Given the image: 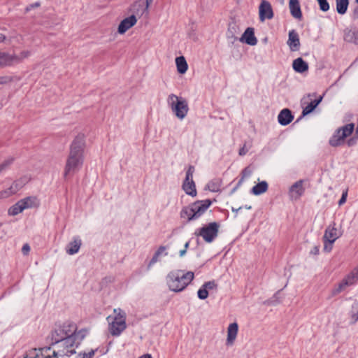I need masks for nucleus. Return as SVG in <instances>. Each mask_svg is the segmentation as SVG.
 Listing matches in <instances>:
<instances>
[{
    "instance_id": "30",
    "label": "nucleus",
    "mask_w": 358,
    "mask_h": 358,
    "mask_svg": "<svg viewBox=\"0 0 358 358\" xmlns=\"http://www.w3.org/2000/svg\"><path fill=\"white\" fill-rule=\"evenodd\" d=\"M267 187H268L267 182L265 181H263V182L258 183L255 186H254L252 189V192L255 195H259L263 192H265L267 189Z\"/></svg>"
},
{
    "instance_id": "36",
    "label": "nucleus",
    "mask_w": 358,
    "mask_h": 358,
    "mask_svg": "<svg viewBox=\"0 0 358 358\" xmlns=\"http://www.w3.org/2000/svg\"><path fill=\"white\" fill-rule=\"evenodd\" d=\"M197 294H198V297L200 299L203 300V299H206L208 298V291L205 287H203V286H202L198 290Z\"/></svg>"
},
{
    "instance_id": "41",
    "label": "nucleus",
    "mask_w": 358,
    "mask_h": 358,
    "mask_svg": "<svg viewBox=\"0 0 358 358\" xmlns=\"http://www.w3.org/2000/svg\"><path fill=\"white\" fill-rule=\"evenodd\" d=\"M202 286H203V287H205L208 291L217 288V284L214 281L206 282Z\"/></svg>"
},
{
    "instance_id": "7",
    "label": "nucleus",
    "mask_w": 358,
    "mask_h": 358,
    "mask_svg": "<svg viewBox=\"0 0 358 358\" xmlns=\"http://www.w3.org/2000/svg\"><path fill=\"white\" fill-rule=\"evenodd\" d=\"M358 280V267L352 270L331 290V296H334L344 291L348 287L354 285Z\"/></svg>"
},
{
    "instance_id": "6",
    "label": "nucleus",
    "mask_w": 358,
    "mask_h": 358,
    "mask_svg": "<svg viewBox=\"0 0 358 358\" xmlns=\"http://www.w3.org/2000/svg\"><path fill=\"white\" fill-rule=\"evenodd\" d=\"M343 234L341 227L338 228L336 224L333 222L325 229L323 236L324 250L329 252L332 250L333 243Z\"/></svg>"
},
{
    "instance_id": "24",
    "label": "nucleus",
    "mask_w": 358,
    "mask_h": 358,
    "mask_svg": "<svg viewBox=\"0 0 358 358\" xmlns=\"http://www.w3.org/2000/svg\"><path fill=\"white\" fill-rule=\"evenodd\" d=\"M176 64L177 71L179 73L184 74L187 71L188 65L183 56H180L176 58Z\"/></svg>"
},
{
    "instance_id": "20",
    "label": "nucleus",
    "mask_w": 358,
    "mask_h": 358,
    "mask_svg": "<svg viewBox=\"0 0 358 358\" xmlns=\"http://www.w3.org/2000/svg\"><path fill=\"white\" fill-rule=\"evenodd\" d=\"M292 67L297 73H303L308 71V64L302 58L299 57L293 61Z\"/></svg>"
},
{
    "instance_id": "49",
    "label": "nucleus",
    "mask_w": 358,
    "mask_h": 358,
    "mask_svg": "<svg viewBox=\"0 0 358 358\" xmlns=\"http://www.w3.org/2000/svg\"><path fill=\"white\" fill-rule=\"evenodd\" d=\"M311 253L313 255H317L319 253V246H315L312 250Z\"/></svg>"
},
{
    "instance_id": "4",
    "label": "nucleus",
    "mask_w": 358,
    "mask_h": 358,
    "mask_svg": "<svg viewBox=\"0 0 358 358\" xmlns=\"http://www.w3.org/2000/svg\"><path fill=\"white\" fill-rule=\"evenodd\" d=\"M114 315H109L106 320L109 324V331L113 336H119L126 329V313L120 308L113 310Z\"/></svg>"
},
{
    "instance_id": "11",
    "label": "nucleus",
    "mask_w": 358,
    "mask_h": 358,
    "mask_svg": "<svg viewBox=\"0 0 358 358\" xmlns=\"http://www.w3.org/2000/svg\"><path fill=\"white\" fill-rule=\"evenodd\" d=\"M303 184V180H299L290 187L289 189V196L291 200L296 201L303 194L305 189Z\"/></svg>"
},
{
    "instance_id": "54",
    "label": "nucleus",
    "mask_w": 358,
    "mask_h": 358,
    "mask_svg": "<svg viewBox=\"0 0 358 358\" xmlns=\"http://www.w3.org/2000/svg\"><path fill=\"white\" fill-rule=\"evenodd\" d=\"M273 16V10H271V8H270V19L272 18Z\"/></svg>"
},
{
    "instance_id": "29",
    "label": "nucleus",
    "mask_w": 358,
    "mask_h": 358,
    "mask_svg": "<svg viewBox=\"0 0 358 358\" xmlns=\"http://www.w3.org/2000/svg\"><path fill=\"white\" fill-rule=\"evenodd\" d=\"M6 66H11L10 53L0 52V69Z\"/></svg>"
},
{
    "instance_id": "51",
    "label": "nucleus",
    "mask_w": 358,
    "mask_h": 358,
    "mask_svg": "<svg viewBox=\"0 0 358 358\" xmlns=\"http://www.w3.org/2000/svg\"><path fill=\"white\" fill-rule=\"evenodd\" d=\"M246 152H247V150L245 149V148H244V147H243V148H242L239 150V155H241V156H242V155H245V154H246Z\"/></svg>"
},
{
    "instance_id": "21",
    "label": "nucleus",
    "mask_w": 358,
    "mask_h": 358,
    "mask_svg": "<svg viewBox=\"0 0 358 358\" xmlns=\"http://www.w3.org/2000/svg\"><path fill=\"white\" fill-rule=\"evenodd\" d=\"M289 9L292 15L296 19H301L302 17L299 2L298 0L289 1Z\"/></svg>"
},
{
    "instance_id": "12",
    "label": "nucleus",
    "mask_w": 358,
    "mask_h": 358,
    "mask_svg": "<svg viewBox=\"0 0 358 358\" xmlns=\"http://www.w3.org/2000/svg\"><path fill=\"white\" fill-rule=\"evenodd\" d=\"M238 332V324L233 322L229 324L227 330L226 345L232 346L237 338Z\"/></svg>"
},
{
    "instance_id": "10",
    "label": "nucleus",
    "mask_w": 358,
    "mask_h": 358,
    "mask_svg": "<svg viewBox=\"0 0 358 358\" xmlns=\"http://www.w3.org/2000/svg\"><path fill=\"white\" fill-rule=\"evenodd\" d=\"M69 328H72V329H71V331H70V332H69V334H66V336H64V339L62 340L61 343L67 349L66 354L67 355L69 353V354L72 355V354L76 353L75 350H73V349L69 350V348H72L74 345V344L76 343L75 341V338L73 335V333H74V331L76 330V324H69Z\"/></svg>"
},
{
    "instance_id": "25",
    "label": "nucleus",
    "mask_w": 358,
    "mask_h": 358,
    "mask_svg": "<svg viewBox=\"0 0 358 358\" xmlns=\"http://www.w3.org/2000/svg\"><path fill=\"white\" fill-rule=\"evenodd\" d=\"M355 128V125L352 123L348 124L342 128L338 129L337 133L340 134L341 138L345 139L346 137L349 136L353 131Z\"/></svg>"
},
{
    "instance_id": "28",
    "label": "nucleus",
    "mask_w": 358,
    "mask_h": 358,
    "mask_svg": "<svg viewBox=\"0 0 358 358\" xmlns=\"http://www.w3.org/2000/svg\"><path fill=\"white\" fill-rule=\"evenodd\" d=\"M336 11L341 15H344L349 5V0H336Z\"/></svg>"
},
{
    "instance_id": "40",
    "label": "nucleus",
    "mask_w": 358,
    "mask_h": 358,
    "mask_svg": "<svg viewBox=\"0 0 358 358\" xmlns=\"http://www.w3.org/2000/svg\"><path fill=\"white\" fill-rule=\"evenodd\" d=\"M13 78L11 76H0V85H6L8 83H12Z\"/></svg>"
},
{
    "instance_id": "46",
    "label": "nucleus",
    "mask_w": 358,
    "mask_h": 358,
    "mask_svg": "<svg viewBox=\"0 0 358 358\" xmlns=\"http://www.w3.org/2000/svg\"><path fill=\"white\" fill-rule=\"evenodd\" d=\"M39 6H40V3L39 2H36V3H33V4H31L29 6H27L25 10H26V12H28L31 8H37V7H39Z\"/></svg>"
},
{
    "instance_id": "44",
    "label": "nucleus",
    "mask_w": 358,
    "mask_h": 358,
    "mask_svg": "<svg viewBox=\"0 0 358 358\" xmlns=\"http://www.w3.org/2000/svg\"><path fill=\"white\" fill-rule=\"evenodd\" d=\"M159 257V256H157V255L155 253V255H153L152 259L150 260V263L148 264V267L150 268V266L152 264H155L158 261Z\"/></svg>"
},
{
    "instance_id": "2",
    "label": "nucleus",
    "mask_w": 358,
    "mask_h": 358,
    "mask_svg": "<svg viewBox=\"0 0 358 358\" xmlns=\"http://www.w3.org/2000/svg\"><path fill=\"white\" fill-rule=\"evenodd\" d=\"M192 271L182 273L180 271H172L167 275V284L171 290L180 292L183 290L194 279Z\"/></svg>"
},
{
    "instance_id": "15",
    "label": "nucleus",
    "mask_w": 358,
    "mask_h": 358,
    "mask_svg": "<svg viewBox=\"0 0 358 358\" xmlns=\"http://www.w3.org/2000/svg\"><path fill=\"white\" fill-rule=\"evenodd\" d=\"M291 51H298L300 48V40L299 34L295 30H291L289 32V38L287 42Z\"/></svg>"
},
{
    "instance_id": "42",
    "label": "nucleus",
    "mask_w": 358,
    "mask_h": 358,
    "mask_svg": "<svg viewBox=\"0 0 358 358\" xmlns=\"http://www.w3.org/2000/svg\"><path fill=\"white\" fill-rule=\"evenodd\" d=\"M12 194L10 192L8 189L0 192V198L5 199L10 196Z\"/></svg>"
},
{
    "instance_id": "18",
    "label": "nucleus",
    "mask_w": 358,
    "mask_h": 358,
    "mask_svg": "<svg viewBox=\"0 0 358 358\" xmlns=\"http://www.w3.org/2000/svg\"><path fill=\"white\" fill-rule=\"evenodd\" d=\"M313 96V94H309L308 98L310 100V102L307 104V106L303 107L302 115L303 116L310 114L314 109L319 105V103L322 101V96H320L318 99L312 100L311 97Z\"/></svg>"
},
{
    "instance_id": "35",
    "label": "nucleus",
    "mask_w": 358,
    "mask_h": 358,
    "mask_svg": "<svg viewBox=\"0 0 358 358\" xmlns=\"http://www.w3.org/2000/svg\"><path fill=\"white\" fill-rule=\"evenodd\" d=\"M13 162V158H9L0 164V173L6 170Z\"/></svg>"
},
{
    "instance_id": "13",
    "label": "nucleus",
    "mask_w": 358,
    "mask_h": 358,
    "mask_svg": "<svg viewBox=\"0 0 358 358\" xmlns=\"http://www.w3.org/2000/svg\"><path fill=\"white\" fill-rule=\"evenodd\" d=\"M137 22L135 15H132L122 20L118 26L117 31L120 34H124L127 30L131 28Z\"/></svg>"
},
{
    "instance_id": "37",
    "label": "nucleus",
    "mask_w": 358,
    "mask_h": 358,
    "mask_svg": "<svg viewBox=\"0 0 358 358\" xmlns=\"http://www.w3.org/2000/svg\"><path fill=\"white\" fill-rule=\"evenodd\" d=\"M321 10L326 12L329 9V4L327 0H317Z\"/></svg>"
},
{
    "instance_id": "52",
    "label": "nucleus",
    "mask_w": 358,
    "mask_h": 358,
    "mask_svg": "<svg viewBox=\"0 0 358 358\" xmlns=\"http://www.w3.org/2000/svg\"><path fill=\"white\" fill-rule=\"evenodd\" d=\"M138 358H152V357L150 354H145L139 357Z\"/></svg>"
},
{
    "instance_id": "47",
    "label": "nucleus",
    "mask_w": 358,
    "mask_h": 358,
    "mask_svg": "<svg viewBox=\"0 0 358 358\" xmlns=\"http://www.w3.org/2000/svg\"><path fill=\"white\" fill-rule=\"evenodd\" d=\"M166 250V248L164 246H160L159 249L155 252L157 256H161Z\"/></svg>"
},
{
    "instance_id": "9",
    "label": "nucleus",
    "mask_w": 358,
    "mask_h": 358,
    "mask_svg": "<svg viewBox=\"0 0 358 358\" xmlns=\"http://www.w3.org/2000/svg\"><path fill=\"white\" fill-rule=\"evenodd\" d=\"M194 172V167L190 166L186 172V177L182 185V189L187 194L192 196L196 195V190L194 182L193 180V173Z\"/></svg>"
},
{
    "instance_id": "43",
    "label": "nucleus",
    "mask_w": 358,
    "mask_h": 358,
    "mask_svg": "<svg viewBox=\"0 0 358 358\" xmlns=\"http://www.w3.org/2000/svg\"><path fill=\"white\" fill-rule=\"evenodd\" d=\"M347 196H348V191L345 190V192H343L342 196H341V199L338 201V205L339 206L343 205L346 201Z\"/></svg>"
},
{
    "instance_id": "8",
    "label": "nucleus",
    "mask_w": 358,
    "mask_h": 358,
    "mask_svg": "<svg viewBox=\"0 0 358 358\" xmlns=\"http://www.w3.org/2000/svg\"><path fill=\"white\" fill-rule=\"evenodd\" d=\"M219 228L220 225L217 222H210L196 231L195 235L201 236L207 243H211L217 236Z\"/></svg>"
},
{
    "instance_id": "17",
    "label": "nucleus",
    "mask_w": 358,
    "mask_h": 358,
    "mask_svg": "<svg viewBox=\"0 0 358 358\" xmlns=\"http://www.w3.org/2000/svg\"><path fill=\"white\" fill-rule=\"evenodd\" d=\"M293 119L294 116L287 108L282 109L278 116V122L283 126L289 124Z\"/></svg>"
},
{
    "instance_id": "16",
    "label": "nucleus",
    "mask_w": 358,
    "mask_h": 358,
    "mask_svg": "<svg viewBox=\"0 0 358 358\" xmlns=\"http://www.w3.org/2000/svg\"><path fill=\"white\" fill-rule=\"evenodd\" d=\"M66 328H69V324H64L58 329H56L51 334V340L53 343H58L64 339V336H66V334H69L66 331Z\"/></svg>"
},
{
    "instance_id": "57",
    "label": "nucleus",
    "mask_w": 358,
    "mask_h": 358,
    "mask_svg": "<svg viewBox=\"0 0 358 358\" xmlns=\"http://www.w3.org/2000/svg\"><path fill=\"white\" fill-rule=\"evenodd\" d=\"M352 140H350V141H348V145H351L352 144Z\"/></svg>"
},
{
    "instance_id": "39",
    "label": "nucleus",
    "mask_w": 358,
    "mask_h": 358,
    "mask_svg": "<svg viewBox=\"0 0 358 358\" xmlns=\"http://www.w3.org/2000/svg\"><path fill=\"white\" fill-rule=\"evenodd\" d=\"M352 317L353 319L354 322L358 320V301L355 303L352 306Z\"/></svg>"
},
{
    "instance_id": "59",
    "label": "nucleus",
    "mask_w": 358,
    "mask_h": 358,
    "mask_svg": "<svg viewBox=\"0 0 358 358\" xmlns=\"http://www.w3.org/2000/svg\"><path fill=\"white\" fill-rule=\"evenodd\" d=\"M356 3H358V0H355Z\"/></svg>"
},
{
    "instance_id": "19",
    "label": "nucleus",
    "mask_w": 358,
    "mask_h": 358,
    "mask_svg": "<svg viewBox=\"0 0 358 358\" xmlns=\"http://www.w3.org/2000/svg\"><path fill=\"white\" fill-rule=\"evenodd\" d=\"M30 55L31 52L29 50H22L18 55L10 54L11 66L22 62L24 59L28 58Z\"/></svg>"
},
{
    "instance_id": "3",
    "label": "nucleus",
    "mask_w": 358,
    "mask_h": 358,
    "mask_svg": "<svg viewBox=\"0 0 358 358\" xmlns=\"http://www.w3.org/2000/svg\"><path fill=\"white\" fill-rule=\"evenodd\" d=\"M210 199L197 201L185 207L181 211V217L187 221L196 220L201 216L211 205Z\"/></svg>"
},
{
    "instance_id": "5",
    "label": "nucleus",
    "mask_w": 358,
    "mask_h": 358,
    "mask_svg": "<svg viewBox=\"0 0 358 358\" xmlns=\"http://www.w3.org/2000/svg\"><path fill=\"white\" fill-rule=\"evenodd\" d=\"M168 103L177 117L182 120L187 115L189 108L185 99L171 94L168 97Z\"/></svg>"
},
{
    "instance_id": "48",
    "label": "nucleus",
    "mask_w": 358,
    "mask_h": 358,
    "mask_svg": "<svg viewBox=\"0 0 358 358\" xmlns=\"http://www.w3.org/2000/svg\"><path fill=\"white\" fill-rule=\"evenodd\" d=\"M94 355V351L92 350L89 353H84L83 355V358H92Z\"/></svg>"
},
{
    "instance_id": "45",
    "label": "nucleus",
    "mask_w": 358,
    "mask_h": 358,
    "mask_svg": "<svg viewBox=\"0 0 358 358\" xmlns=\"http://www.w3.org/2000/svg\"><path fill=\"white\" fill-rule=\"evenodd\" d=\"M30 251V247L29 245L26 243L23 245L22 248V252L24 255H27L29 253V252Z\"/></svg>"
},
{
    "instance_id": "23",
    "label": "nucleus",
    "mask_w": 358,
    "mask_h": 358,
    "mask_svg": "<svg viewBox=\"0 0 358 358\" xmlns=\"http://www.w3.org/2000/svg\"><path fill=\"white\" fill-rule=\"evenodd\" d=\"M259 16L261 22H264L266 18H268V1L262 0L259 7Z\"/></svg>"
},
{
    "instance_id": "33",
    "label": "nucleus",
    "mask_w": 358,
    "mask_h": 358,
    "mask_svg": "<svg viewBox=\"0 0 358 358\" xmlns=\"http://www.w3.org/2000/svg\"><path fill=\"white\" fill-rule=\"evenodd\" d=\"M229 32L231 34L232 36H234L239 32V28L237 26L235 21H232L229 24V28H228Z\"/></svg>"
},
{
    "instance_id": "1",
    "label": "nucleus",
    "mask_w": 358,
    "mask_h": 358,
    "mask_svg": "<svg viewBox=\"0 0 358 358\" xmlns=\"http://www.w3.org/2000/svg\"><path fill=\"white\" fill-rule=\"evenodd\" d=\"M85 148V136L78 134L73 139L64 169V176L76 173L83 166L84 162V150Z\"/></svg>"
},
{
    "instance_id": "22",
    "label": "nucleus",
    "mask_w": 358,
    "mask_h": 358,
    "mask_svg": "<svg viewBox=\"0 0 358 358\" xmlns=\"http://www.w3.org/2000/svg\"><path fill=\"white\" fill-rule=\"evenodd\" d=\"M22 204L24 206V209L37 208L39 206V200L36 196H27L20 200Z\"/></svg>"
},
{
    "instance_id": "32",
    "label": "nucleus",
    "mask_w": 358,
    "mask_h": 358,
    "mask_svg": "<svg viewBox=\"0 0 358 358\" xmlns=\"http://www.w3.org/2000/svg\"><path fill=\"white\" fill-rule=\"evenodd\" d=\"M73 335L75 338V341L76 342V344H78L80 341H81L85 336V330L82 329L78 332H76V329L75 330L74 333H73Z\"/></svg>"
},
{
    "instance_id": "58",
    "label": "nucleus",
    "mask_w": 358,
    "mask_h": 358,
    "mask_svg": "<svg viewBox=\"0 0 358 358\" xmlns=\"http://www.w3.org/2000/svg\"><path fill=\"white\" fill-rule=\"evenodd\" d=\"M3 225V224L0 222V227H1Z\"/></svg>"
},
{
    "instance_id": "38",
    "label": "nucleus",
    "mask_w": 358,
    "mask_h": 358,
    "mask_svg": "<svg viewBox=\"0 0 358 358\" xmlns=\"http://www.w3.org/2000/svg\"><path fill=\"white\" fill-rule=\"evenodd\" d=\"M153 0H145V4L144 8L141 9V15H143L145 14L146 15H148L149 14V8L150 5L152 3Z\"/></svg>"
},
{
    "instance_id": "60",
    "label": "nucleus",
    "mask_w": 358,
    "mask_h": 358,
    "mask_svg": "<svg viewBox=\"0 0 358 358\" xmlns=\"http://www.w3.org/2000/svg\"><path fill=\"white\" fill-rule=\"evenodd\" d=\"M47 358H50V357H47Z\"/></svg>"
},
{
    "instance_id": "56",
    "label": "nucleus",
    "mask_w": 358,
    "mask_h": 358,
    "mask_svg": "<svg viewBox=\"0 0 358 358\" xmlns=\"http://www.w3.org/2000/svg\"><path fill=\"white\" fill-rule=\"evenodd\" d=\"M67 332H70V331H71L72 328H66V329Z\"/></svg>"
},
{
    "instance_id": "14",
    "label": "nucleus",
    "mask_w": 358,
    "mask_h": 358,
    "mask_svg": "<svg viewBox=\"0 0 358 358\" xmlns=\"http://www.w3.org/2000/svg\"><path fill=\"white\" fill-rule=\"evenodd\" d=\"M240 41L250 45H255L257 43V40L255 36L254 29L248 27L240 38Z\"/></svg>"
},
{
    "instance_id": "34",
    "label": "nucleus",
    "mask_w": 358,
    "mask_h": 358,
    "mask_svg": "<svg viewBox=\"0 0 358 358\" xmlns=\"http://www.w3.org/2000/svg\"><path fill=\"white\" fill-rule=\"evenodd\" d=\"M22 185L19 181H15L8 189L13 195L18 192L22 188Z\"/></svg>"
},
{
    "instance_id": "27",
    "label": "nucleus",
    "mask_w": 358,
    "mask_h": 358,
    "mask_svg": "<svg viewBox=\"0 0 358 358\" xmlns=\"http://www.w3.org/2000/svg\"><path fill=\"white\" fill-rule=\"evenodd\" d=\"M24 210V206L22 204V201L20 200L9 208L8 214L11 216H15L22 213Z\"/></svg>"
},
{
    "instance_id": "53",
    "label": "nucleus",
    "mask_w": 358,
    "mask_h": 358,
    "mask_svg": "<svg viewBox=\"0 0 358 358\" xmlns=\"http://www.w3.org/2000/svg\"><path fill=\"white\" fill-rule=\"evenodd\" d=\"M185 252H186V249L182 250L180 252V255L183 256L185 254Z\"/></svg>"
},
{
    "instance_id": "31",
    "label": "nucleus",
    "mask_w": 358,
    "mask_h": 358,
    "mask_svg": "<svg viewBox=\"0 0 358 358\" xmlns=\"http://www.w3.org/2000/svg\"><path fill=\"white\" fill-rule=\"evenodd\" d=\"M343 142L344 139L341 138V136L337 132L329 141L330 145L334 147L338 146L341 145Z\"/></svg>"
},
{
    "instance_id": "55",
    "label": "nucleus",
    "mask_w": 358,
    "mask_h": 358,
    "mask_svg": "<svg viewBox=\"0 0 358 358\" xmlns=\"http://www.w3.org/2000/svg\"><path fill=\"white\" fill-rule=\"evenodd\" d=\"M188 246H189V242H187V243H185V249H186V250H187V248H188Z\"/></svg>"
},
{
    "instance_id": "50",
    "label": "nucleus",
    "mask_w": 358,
    "mask_h": 358,
    "mask_svg": "<svg viewBox=\"0 0 358 358\" xmlns=\"http://www.w3.org/2000/svg\"><path fill=\"white\" fill-rule=\"evenodd\" d=\"M6 40V36L4 34L0 33V43L5 42Z\"/></svg>"
},
{
    "instance_id": "26",
    "label": "nucleus",
    "mask_w": 358,
    "mask_h": 358,
    "mask_svg": "<svg viewBox=\"0 0 358 358\" xmlns=\"http://www.w3.org/2000/svg\"><path fill=\"white\" fill-rule=\"evenodd\" d=\"M81 245V240L79 238L74 239L73 241L71 242L66 248V252L69 255H73L78 252Z\"/></svg>"
}]
</instances>
